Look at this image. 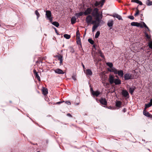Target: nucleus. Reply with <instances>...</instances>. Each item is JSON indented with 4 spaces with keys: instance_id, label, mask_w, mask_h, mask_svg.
<instances>
[{
    "instance_id": "nucleus-1",
    "label": "nucleus",
    "mask_w": 152,
    "mask_h": 152,
    "mask_svg": "<svg viewBox=\"0 0 152 152\" xmlns=\"http://www.w3.org/2000/svg\"><path fill=\"white\" fill-rule=\"evenodd\" d=\"M98 11L99 10L97 8H95L92 11V15L94 18L95 20L93 21V23H94L96 22L100 23L101 21L102 18V13L99 14Z\"/></svg>"
},
{
    "instance_id": "nucleus-2",
    "label": "nucleus",
    "mask_w": 152,
    "mask_h": 152,
    "mask_svg": "<svg viewBox=\"0 0 152 152\" xmlns=\"http://www.w3.org/2000/svg\"><path fill=\"white\" fill-rule=\"evenodd\" d=\"M112 72H113L115 74H118V75L122 77L124 75V72L122 70H117L115 68H113L112 70Z\"/></svg>"
},
{
    "instance_id": "nucleus-3",
    "label": "nucleus",
    "mask_w": 152,
    "mask_h": 152,
    "mask_svg": "<svg viewBox=\"0 0 152 152\" xmlns=\"http://www.w3.org/2000/svg\"><path fill=\"white\" fill-rule=\"evenodd\" d=\"M142 23H144L143 22H141L140 23H138L137 22H132L131 23V25L132 26H136L137 27H140L141 28H143V27Z\"/></svg>"
},
{
    "instance_id": "nucleus-4",
    "label": "nucleus",
    "mask_w": 152,
    "mask_h": 152,
    "mask_svg": "<svg viewBox=\"0 0 152 152\" xmlns=\"http://www.w3.org/2000/svg\"><path fill=\"white\" fill-rule=\"evenodd\" d=\"M46 15L48 19L50 21V22H52L53 20L52 17L51 16V13L50 11L49 10L46 11Z\"/></svg>"
},
{
    "instance_id": "nucleus-5",
    "label": "nucleus",
    "mask_w": 152,
    "mask_h": 152,
    "mask_svg": "<svg viewBox=\"0 0 152 152\" xmlns=\"http://www.w3.org/2000/svg\"><path fill=\"white\" fill-rule=\"evenodd\" d=\"M86 21L88 24H94L92 23V22L94 20H92V17L91 15H88L86 17Z\"/></svg>"
},
{
    "instance_id": "nucleus-6",
    "label": "nucleus",
    "mask_w": 152,
    "mask_h": 152,
    "mask_svg": "<svg viewBox=\"0 0 152 152\" xmlns=\"http://www.w3.org/2000/svg\"><path fill=\"white\" fill-rule=\"evenodd\" d=\"M124 78L125 80H129L132 79L133 77L132 74L126 73L124 75Z\"/></svg>"
},
{
    "instance_id": "nucleus-7",
    "label": "nucleus",
    "mask_w": 152,
    "mask_h": 152,
    "mask_svg": "<svg viewBox=\"0 0 152 152\" xmlns=\"http://www.w3.org/2000/svg\"><path fill=\"white\" fill-rule=\"evenodd\" d=\"M92 11L91 8H88L84 12V14L85 15H87L90 14Z\"/></svg>"
},
{
    "instance_id": "nucleus-8",
    "label": "nucleus",
    "mask_w": 152,
    "mask_h": 152,
    "mask_svg": "<svg viewBox=\"0 0 152 152\" xmlns=\"http://www.w3.org/2000/svg\"><path fill=\"white\" fill-rule=\"evenodd\" d=\"M106 64L109 66L110 69H108V71L110 72H112V70L113 68H115L113 67V64L111 62H107L106 63Z\"/></svg>"
},
{
    "instance_id": "nucleus-9",
    "label": "nucleus",
    "mask_w": 152,
    "mask_h": 152,
    "mask_svg": "<svg viewBox=\"0 0 152 152\" xmlns=\"http://www.w3.org/2000/svg\"><path fill=\"white\" fill-rule=\"evenodd\" d=\"M109 81L110 83L111 84L113 83L114 81V77L111 75H110L109 76Z\"/></svg>"
},
{
    "instance_id": "nucleus-10",
    "label": "nucleus",
    "mask_w": 152,
    "mask_h": 152,
    "mask_svg": "<svg viewBox=\"0 0 152 152\" xmlns=\"http://www.w3.org/2000/svg\"><path fill=\"white\" fill-rule=\"evenodd\" d=\"M97 22V23L96 22L95 23H94V24L92 27V31L93 32L95 31L96 29L99 26V25L100 23H99Z\"/></svg>"
},
{
    "instance_id": "nucleus-11",
    "label": "nucleus",
    "mask_w": 152,
    "mask_h": 152,
    "mask_svg": "<svg viewBox=\"0 0 152 152\" xmlns=\"http://www.w3.org/2000/svg\"><path fill=\"white\" fill-rule=\"evenodd\" d=\"M112 16L114 18H118L119 20H122L123 19L121 16L120 15L117 14H113L112 15Z\"/></svg>"
},
{
    "instance_id": "nucleus-12",
    "label": "nucleus",
    "mask_w": 152,
    "mask_h": 152,
    "mask_svg": "<svg viewBox=\"0 0 152 152\" xmlns=\"http://www.w3.org/2000/svg\"><path fill=\"white\" fill-rule=\"evenodd\" d=\"M54 71L55 73L58 74H64V72L62 70L59 69H56Z\"/></svg>"
},
{
    "instance_id": "nucleus-13",
    "label": "nucleus",
    "mask_w": 152,
    "mask_h": 152,
    "mask_svg": "<svg viewBox=\"0 0 152 152\" xmlns=\"http://www.w3.org/2000/svg\"><path fill=\"white\" fill-rule=\"evenodd\" d=\"M100 102L102 104L106 105L107 104V102L105 99L101 98L100 100Z\"/></svg>"
},
{
    "instance_id": "nucleus-14",
    "label": "nucleus",
    "mask_w": 152,
    "mask_h": 152,
    "mask_svg": "<svg viewBox=\"0 0 152 152\" xmlns=\"http://www.w3.org/2000/svg\"><path fill=\"white\" fill-rule=\"evenodd\" d=\"M92 94L93 96H97L100 94V92L98 91H95L92 90Z\"/></svg>"
},
{
    "instance_id": "nucleus-15",
    "label": "nucleus",
    "mask_w": 152,
    "mask_h": 152,
    "mask_svg": "<svg viewBox=\"0 0 152 152\" xmlns=\"http://www.w3.org/2000/svg\"><path fill=\"white\" fill-rule=\"evenodd\" d=\"M122 94L124 97H126L129 94L126 90H123L122 91Z\"/></svg>"
},
{
    "instance_id": "nucleus-16",
    "label": "nucleus",
    "mask_w": 152,
    "mask_h": 152,
    "mask_svg": "<svg viewBox=\"0 0 152 152\" xmlns=\"http://www.w3.org/2000/svg\"><path fill=\"white\" fill-rule=\"evenodd\" d=\"M114 83L116 85L120 84L121 83V81L118 78H117L115 79Z\"/></svg>"
},
{
    "instance_id": "nucleus-17",
    "label": "nucleus",
    "mask_w": 152,
    "mask_h": 152,
    "mask_svg": "<svg viewBox=\"0 0 152 152\" xmlns=\"http://www.w3.org/2000/svg\"><path fill=\"white\" fill-rule=\"evenodd\" d=\"M122 103L120 101H117L116 102L115 105L116 107H121Z\"/></svg>"
},
{
    "instance_id": "nucleus-18",
    "label": "nucleus",
    "mask_w": 152,
    "mask_h": 152,
    "mask_svg": "<svg viewBox=\"0 0 152 152\" xmlns=\"http://www.w3.org/2000/svg\"><path fill=\"white\" fill-rule=\"evenodd\" d=\"M143 114L145 116L147 117H150V113L146 111L145 110H144L143 111Z\"/></svg>"
},
{
    "instance_id": "nucleus-19",
    "label": "nucleus",
    "mask_w": 152,
    "mask_h": 152,
    "mask_svg": "<svg viewBox=\"0 0 152 152\" xmlns=\"http://www.w3.org/2000/svg\"><path fill=\"white\" fill-rule=\"evenodd\" d=\"M86 73L87 75H91L92 74V72L90 69H87L86 70Z\"/></svg>"
},
{
    "instance_id": "nucleus-20",
    "label": "nucleus",
    "mask_w": 152,
    "mask_h": 152,
    "mask_svg": "<svg viewBox=\"0 0 152 152\" xmlns=\"http://www.w3.org/2000/svg\"><path fill=\"white\" fill-rule=\"evenodd\" d=\"M131 1L133 2H134L139 4L140 5H142V2L141 1H139V0H131Z\"/></svg>"
},
{
    "instance_id": "nucleus-21",
    "label": "nucleus",
    "mask_w": 152,
    "mask_h": 152,
    "mask_svg": "<svg viewBox=\"0 0 152 152\" xmlns=\"http://www.w3.org/2000/svg\"><path fill=\"white\" fill-rule=\"evenodd\" d=\"M113 21L112 20H111L109 21L107 23L108 26L110 27H111L113 26Z\"/></svg>"
},
{
    "instance_id": "nucleus-22",
    "label": "nucleus",
    "mask_w": 152,
    "mask_h": 152,
    "mask_svg": "<svg viewBox=\"0 0 152 152\" xmlns=\"http://www.w3.org/2000/svg\"><path fill=\"white\" fill-rule=\"evenodd\" d=\"M76 19L75 17H72L71 19V23L72 24L75 23L76 22Z\"/></svg>"
},
{
    "instance_id": "nucleus-23",
    "label": "nucleus",
    "mask_w": 152,
    "mask_h": 152,
    "mask_svg": "<svg viewBox=\"0 0 152 152\" xmlns=\"http://www.w3.org/2000/svg\"><path fill=\"white\" fill-rule=\"evenodd\" d=\"M43 94L45 95L48 94V90L47 88H44L42 90Z\"/></svg>"
},
{
    "instance_id": "nucleus-24",
    "label": "nucleus",
    "mask_w": 152,
    "mask_h": 152,
    "mask_svg": "<svg viewBox=\"0 0 152 152\" xmlns=\"http://www.w3.org/2000/svg\"><path fill=\"white\" fill-rule=\"evenodd\" d=\"M52 24L56 27H58L59 26V24L57 22H53L52 23Z\"/></svg>"
},
{
    "instance_id": "nucleus-25",
    "label": "nucleus",
    "mask_w": 152,
    "mask_h": 152,
    "mask_svg": "<svg viewBox=\"0 0 152 152\" xmlns=\"http://www.w3.org/2000/svg\"><path fill=\"white\" fill-rule=\"evenodd\" d=\"M83 13H84L82 12H80L78 13H76L75 14V15L76 16L78 17L82 15Z\"/></svg>"
},
{
    "instance_id": "nucleus-26",
    "label": "nucleus",
    "mask_w": 152,
    "mask_h": 152,
    "mask_svg": "<svg viewBox=\"0 0 152 152\" xmlns=\"http://www.w3.org/2000/svg\"><path fill=\"white\" fill-rule=\"evenodd\" d=\"M152 105L151 104L150 102L148 104H145V107L144 108V110H146V108L150 107Z\"/></svg>"
},
{
    "instance_id": "nucleus-27",
    "label": "nucleus",
    "mask_w": 152,
    "mask_h": 152,
    "mask_svg": "<svg viewBox=\"0 0 152 152\" xmlns=\"http://www.w3.org/2000/svg\"><path fill=\"white\" fill-rule=\"evenodd\" d=\"M35 14L37 16V19L38 20L39 17L40 16V14H39V13L38 12L37 10L35 11Z\"/></svg>"
},
{
    "instance_id": "nucleus-28",
    "label": "nucleus",
    "mask_w": 152,
    "mask_h": 152,
    "mask_svg": "<svg viewBox=\"0 0 152 152\" xmlns=\"http://www.w3.org/2000/svg\"><path fill=\"white\" fill-rule=\"evenodd\" d=\"M77 44L79 45H81L80 39V37H77Z\"/></svg>"
},
{
    "instance_id": "nucleus-29",
    "label": "nucleus",
    "mask_w": 152,
    "mask_h": 152,
    "mask_svg": "<svg viewBox=\"0 0 152 152\" xmlns=\"http://www.w3.org/2000/svg\"><path fill=\"white\" fill-rule=\"evenodd\" d=\"M135 88H130L129 89V91L130 93L132 94L133 93Z\"/></svg>"
},
{
    "instance_id": "nucleus-30",
    "label": "nucleus",
    "mask_w": 152,
    "mask_h": 152,
    "mask_svg": "<svg viewBox=\"0 0 152 152\" xmlns=\"http://www.w3.org/2000/svg\"><path fill=\"white\" fill-rule=\"evenodd\" d=\"M64 37L66 38V39H69L70 37V36L69 35H68L67 34H65L64 35Z\"/></svg>"
},
{
    "instance_id": "nucleus-31",
    "label": "nucleus",
    "mask_w": 152,
    "mask_h": 152,
    "mask_svg": "<svg viewBox=\"0 0 152 152\" xmlns=\"http://www.w3.org/2000/svg\"><path fill=\"white\" fill-rule=\"evenodd\" d=\"M100 34V33L99 31H97L96 32V33L95 35V38H97L99 37V35Z\"/></svg>"
},
{
    "instance_id": "nucleus-32",
    "label": "nucleus",
    "mask_w": 152,
    "mask_h": 152,
    "mask_svg": "<svg viewBox=\"0 0 152 152\" xmlns=\"http://www.w3.org/2000/svg\"><path fill=\"white\" fill-rule=\"evenodd\" d=\"M147 4L148 6H150L152 5V1H151L149 0H148L147 3Z\"/></svg>"
},
{
    "instance_id": "nucleus-33",
    "label": "nucleus",
    "mask_w": 152,
    "mask_h": 152,
    "mask_svg": "<svg viewBox=\"0 0 152 152\" xmlns=\"http://www.w3.org/2000/svg\"><path fill=\"white\" fill-rule=\"evenodd\" d=\"M143 23V27H145V28H146L147 30H148V31H150V29H149V28H148V27L146 26V24L144 23Z\"/></svg>"
},
{
    "instance_id": "nucleus-34",
    "label": "nucleus",
    "mask_w": 152,
    "mask_h": 152,
    "mask_svg": "<svg viewBox=\"0 0 152 152\" xmlns=\"http://www.w3.org/2000/svg\"><path fill=\"white\" fill-rule=\"evenodd\" d=\"M62 58H63V57L61 56H60L59 57L58 59L60 60V63L61 64L62 62V61H63Z\"/></svg>"
},
{
    "instance_id": "nucleus-35",
    "label": "nucleus",
    "mask_w": 152,
    "mask_h": 152,
    "mask_svg": "<svg viewBox=\"0 0 152 152\" xmlns=\"http://www.w3.org/2000/svg\"><path fill=\"white\" fill-rule=\"evenodd\" d=\"M149 48L152 49V41H150L148 43Z\"/></svg>"
},
{
    "instance_id": "nucleus-36",
    "label": "nucleus",
    "mask_w": 152,
    "mask_h": 152,
    "mask_svg": "<svg viewBox=\"0 0 152 152\" xmlns=\"http://www.w3.org/2000/svg\"><path fill=\"white\" fill-rule=\"evenodd\" d=\"M35 76L38 79V80L39 81H40V79L39 76L38 75L37 73H36V74H35Z\"/></svg>"
},
{
    "instance_id": "nucleus-37",
    "label": "nucleus",
    "mask_w": 152,
    "mask_h": 152,
    "mask_svg": "<svg viewBox=\"0 0 152 152\" xmlns=\"http://www.w3.org/2000/svg\"><path fill=\"white\" fill-rule=\"evenodd\" d=\"M137 11L134 15V16L135 17L137 16L139 14V10H138L137 8Z\"/></svg>"
},
{
    "instance_id": "nucleus-38",
    "label": "nucleus",
    "mask_w": 152,
    "mask_h": 152,
    "mask_svg": "<svg viewBox=\"0 0 152 152\" xmlns=\"http://www.w3.org/2000/svg\"><path fill=\"white\" fill-rule=\"evenodd\" d=\"M88 41L90 43H91V44H93L94 43V41L91 39H88Z\"/></svg>"
},
{
    "instance_id": "nucleus-39",
    "label": "nucleus",
    "mask_w": 152,
    "mask_h": 152,
    "mask_svg": "<svg viewBox=\"0 0 152 152\" xmlns=\"http://www.w3.org/2000/svg\"><path fill=\"white\" fill-rule=\"evenodd\" d=\"M145 36L148 39H151V37L148 35L146 33H145Z\"/></svg>"
},
{
    "instance_id": "nucleus-40",
    "label": "nucleus",
    "mask_w": 152,
    "mask_h": 152,
    "mask_svg": "<svg viewBox=\"0 0 152 152\" xmlns=\"http://www.w3.org/2000/svg\"><path fill=\"white\" fill-rule=\"evenodd\" d=\"M105 0H102L100 1V3L102 6L103 5Z\"/></svg>"
},
{
    "instance_id": "nucleus-41",
    "label": "nucleus",
    "mask_w": 152,
    "mask_h": 152,
    "mask_svg": "<svg viewBox=\"0 0 152 152\" xmlns=\"http://www.w3.org/2000/svg\"><path fill=\"white\" fill-rule=\"evenodd\" d=\"M128 18L131 20H134V18L133 16H129Z\"/></svg>"
},
{
    "instance_id": "nucleus-42",
    "label": "nucleus",
    "mask_w": 152,
    "mask_h": 152,
    "mask_svg": "<svg viewBox=\"0 0 152 152\" xmlns=\"http://www.w3.org/2000/svg\"><path fill=\"white\" fill-rule=\"evenodd\" d=\"M77 37H80V33L79 30H78L76 32Z\"/></svg>"
},
{
    "instance_id": "nucleus-43",
    "label": "nucleus",
    "mask_w": 152,
    "mask_h": 152,
    "mask_svg": "<svg viewBox=\"0 0 152 152\" xmlns=\"http://www.w3.org/2000/svg\"><path fill=\"white\" fill-rule=\"evenodd\" d=\"M100 4H101L100 3V2H96L95 3V5L96 6H98Z\"/></svg>"
},
{
    "instance_id": "nucleus-44",
    "label": "nucleus",
    "mask_w": 152,
    "mask_h": 152,
    "mask_svg": "<svg viewBox=\"0 0 152 152\" xmlns=\"http://www.w3.org/2000/svg\"><path fill=\"white\" fill-rule=\"evenodd\" d=\"M72 78L75 81L76 80V76H72Z\"/></svg>"
},
{
    "instance_id": "nucleus-45",
    "label": "nucleus",
    "mask_w": 152,
    "mask_h": 152,
    "mask_svg": "<svg viewBox=\"0 0 152 152\" xmlns=\"http://www.w3.org/2000/svg\"><path fill=\"white\" fill-rule=\"evenodd\" d=\"M71 48V52L72 53H74L75 52V50H74V49L72 48Z\"/></svg>"
},
{
    "instance_id": "nucleus-46",
    "label": "nucleus",
    "mask_w": 152,
    "mask_h": 152,
    "mask_svg": "<svg viewBox=\"0 0 152 152\" xmlns=\"http://www.w3.org/2000/svg\"><path fill=\"white\" fill-rule=\"evenodd\" d=\"M66 103L69 105H70L71 104V103L69 101H66Z\"/></svg>"
},
{
    "instance_id": "nucleus-47",
    "label": "nucleus",
    "mask_w": 152,
    "mask_h": 152,
    "mask_svg": "<svg viewBox=\"0 0 152 152\" xmlns=\"http://www.w3.org/2000/svg\"><path fill=\"white\" fill-rule=\"evenodd\" d=\"M33 72H34V74L35 75L36 74V73H37V72L35 70H34L33 71Z\"/></svg>"
},
{
    "instance_id": "nucleus-48",
    "label": "nucleus",
    "mask_w": 152,
    "mask_h": 152,
    "mask_svg": "<svg viewBox=\"0 0 152 152\" xmlns=\"http://www.w3.org/2000/svg\"><path fill=\"white\" fill-rule=\"evenodd\" d=\"M82 66H83V69H84V71H85V66H84V65L83 64V63L82 64Z\"/></svg>"
},
{
    "instance_id": "nucleus-49",
    "label": "nucleus",
    "mask_w": 152,
    "mask_h": 152,
    "mask_svg": "<svg viewBox=\"0 0 152 152\" xmlns=\"http://www.w3.org/2000/svg\"><path fill=\"white\" fill-rule=\"evenodd\" d=\"M64 101H63V102H57V104H60L61 103H62L63 102H64Z\"/></svg>"
},
{
    "instance_id": "nucleus-50",
    "label": "nucleus",
    "mask_w": 152,
    "mask_h": 152,
    "mask_svg": "<svg viewBox=\"0 0 152 152\" xmlns=\"http://www.w3.org/2000/svg\"><path fill=\"white\" fill-rule=\"evenodd\" d=\"M150 103L151 104V105H152V99H151L150 101Z\"/></svg>"
},
{
    "instance_id": "nucleus-51",
    "label": "nucleus",
    "mask_w": 152,
    "mask_h": 152,
    "mask_svg": "<svg viewBox=\"0 0 152 152\" xmlns=\"http://www.w3.org/2000/svg\"><path fill=\"white\" fill-rule=\"evenodd\" d=\"M123 111L124 112H125V111H126L125 109H123Z\"/></svg>"
},
{
    "instance_id": "nucleus-52",
    "label": "nucleus",
    "mask_w": 152,
    "mask_h": 152,
    "mask_svg": "<svg viewBox=\"0 0 152 152\" xmlns=\"http://www.w3.org/2000/svg\"><path fill=\"white\" fill-rule=\"evenodd\" d=\"M101 56L102 57H104L103 55L102 54H101Z\"/></svg>"
},
{
    "instance_id": "nucleus-53",
    "label": "nucleus",
    "mask_w": 152,
    "mask_h": 152,
    "mask_svg": "<svg viewBox=\"0 0 152 152\" xmlns=\"http://www.w3.org/2000/svg\"><path fill=\"white\" fill-rule=\"evenodd\" d=\"M67 115H68L69 116H71V115L70 114H68Z\"/></svg>"
},
{
    "instance_id": "nucleus-54",
    "label": "nucleus",
    "mask_w": 152,
    "mask_h": 152,
    "mask_svg": "<svg viewBox=\"0 0 152 152\" xmlns=\"http://www.w3.org/2000/svg\"><path fill=\"white\" fill-rule=\"evenodd\" d=\"M54 29H55V30L56 32V33H57V30H56V28H54Z\"/></svg>"
},
{
    "instance_id": "nucleus-55",
    "label": "nucleus",
    "mask_w": 152,
    "mask_h": 152,
    "mask_svg": "<svg viewBox=\"0 0 152 152\" xmlns=\"http://www.w3.org/2000/svg\"><path fill=\"white\" fill-rule=\"evenodd\" d=\"M115 77H117V78H118V76H117L116 75V76H115Z\"/></svg>"
},
{
    "instance_id": "nucleus-56",
    "label": "nucleus",
    "mask_w": 152,
    "mask_h": 152,
    "mask_svg": "<svg viewBox=\"0 0 152 152\" xmlns=\"http://www.w3.org/2000/svg\"><path fill=\"white\" fill-rule=\"evenodd\" d=\"M114 92V91H113L112 92Z\"/></svg>"
},
{
    "instance_id": "nucleus-57",
    "label": "nucleus",
    "mask_w": 152,
    "mask_h": 152,
    "mask_svg": "<svg viewBox=\"0 0 152 152\" xmlns=\"http://www.w3.org/2000/svg\"><path fill=\"white\" fill-rule=\"evenodd\" d=\"M37 152H39V151H37Z\"/></svg>"
}]
</instances>
